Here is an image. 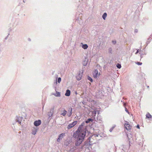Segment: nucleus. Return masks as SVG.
Returning <instances> with one entry per match:
<instances>
[{
	"label": "nucleus",
	"instance_id": "obj_1",
	"mask_svg": "<svg viewBox=\"0 0 152 152\" xmlns=\"http://www.w3.org/2000/svg\"><path fill=\"white\" fill-rule=\"evenodd\" d=\"M84 124V123L81 124L73 134V137L76 140L75 144L77 146H79L81 144L86 135V130L83 127Z\"/></svg>",
	"mask_w": 152,
	"mask_h": 152
},
{
	"label": "nucleus",
	"instance_id": "obj_2",
	"mask_svg": "<svg viewBox=\"0 0 152 152\" xmlns=\"http://www.w3.org/2000/svg\"><path fill=\"white\" fill-rule=\"evenodd\" d=\"M101 75V72H99L97 70H95L93 73V77L95 78L98 77Z\"/></svg>",
	"mask_w": 152,
	"mask_h": 152
},
{
	"label": "nucleus",
	"instance_id": "obj_3",
	"mask_svg": "<svg viewBox=\"0 0 152 152\" xmlns=\"http://www.w3.org/2000/svg\"><path fill=\"white\" fill-rule=\"evenodd\" d=\"M125 121V122L124 125L125 128L127 130H130L131 129V126L129 124L128 122L126 121Z\"/></svg>",
	"mask_w": 152,
	"mask_h": 152
},
{
	"label": "nucleus",
	"instance_id": "obj_4",
	"mask_svg": "<svg viewBox=\"0 0 152 152\" xmlns=\"http://www.w3.org/2000/svg\"><path fill=\"white\" fill-rule=\"evenodd\" d=\"M77 121H75L73 122L72 123L68 125L67 127L68 129H69L73 127L74 126L77 124Z\"/></svg>",
	"mask_w": 152,
	"mask_h": 152
},
{
	"label": "nucleus",
	"instance_id": "obj_5",
	"mask_svg": "<svg viewBox=\"0 0 152 152\" xmlns=\"http://www.w3.org/2000/svg\"><path fill=\"white\" fill-rule=\"evenodd\" d=\"M65 136V133H62L60 134L59 136L58 137L57 139V141L58 142H60L61 140Z\"/></svg>",
	"mask_w": 152,
	"mask_h": 152
},
{
	"label": "nucleus",
	"instance_id": "obj_6",
	"mask_svg": "<svg viewBox=\"0 0 152 152\" xmlns=\"http://www.w3.org/2000/svg\"><path fill=\"white\" fill-rule=\"evenodd\" d=\"M16 118V120L17 122L20 124L21 122L23 121V118L22 116H18Z\"/></svg>",
	"mask_w": 152,
	"mask_h": 152
},
{
	"label": "nucleus",
	"instance_id": "obj_7",
	"mask_svg": "<svg viewBox=\"0 0 152 152\" xmlns=\"http://www.w3.org/2000/svg\"><path fill=\"white\" fill-rule=\"evenodd\" d=\"M41 123V121L40 120L36 121L34 122V124L36 126H39Z\"/></svg>",
	"mask_w": 152,
	"mask_h": 152
},
{
	"label": "nucleus",
	"instance_id": "obj_8",
	"mask_svg": "<svg viewBox=\"0 0 152 152\" xmlns=\"http://www.w3.org/2000/svg\"><path fill=\"white\" fill-rule=\"evenodd\" d=\"M38 130V128L37 127L33 128L31 131L32 134L34 135L36 134Z\"/></svg>",
	"mask_w": 152,
	"mask_h": 152
},
{
	"label": "nucleus",
	"instance_id": "obj_9",
	"mask_svg": "<svg viewBox=\"0 0 152 152\" xmlns=\"http://www.w3.org/2000/svg\"><path fill=\"white\" fill-rule=\"evenodd\" d=\"M82 74H81L80 72L79 73L77 74L76 77L77 79L78 80H80L82 78Z\"/></svg>",
	"mask_w": 152,
	"mask_h": 152
},
{
	"label": "nucleus",
	"instance_id": "obj_10",
	"mask_svg": "<svg viewBox=\"0 0 152 152\" xmlns=\"http://www.w3.org/2000/svg\"><path fill=\"white\" fill-rule=\"evenodd\" d=\"M81 47L84 49H86L88 48V46L86 44H83L81 43Z\"/></svg>",
	"mask_w": 152,
	"mask_h": 152
},
{
	"label": "nucleus",
	"instance_id": "obj_11",
	"mask_svg": "<svg viewBox=\"0 0 152 152\" xmlns=\"http://www.w3.org/2000/svg\"><path fill=\"white\" fill-rule=\"evenodd\" d=\"M88 64V60L87 59H86L83 61V64L84 66H86Z\"/></svg>",
	"mask_w": 152,
	"mask_h": 152
},
{
	"label": "nucleus",
	"instance_id": "obj_12",
	"mask_svg": "<svg viewBox=\"0 0 152 152\" xmlns=\"http://www.w3.org/2000/svg\"><path fill=\"white\" fill-rule=\"evenodd\" d=\"M70 94V91L69 90H67L65 94V95L66 96H69Z\"/></svg>",
	"mask_w": 152,
	"mask_h": 152
},
{
	"label": "nucleus",
	"instance_id": "obj_13",
	"mask_svg": "<svg viewBox=\"0 0 152 152\" xmlns=\"http://www.w3.org/2000/svg\"><path fill=\"white\" fill-rule=\"evenodd\" d=\"M53 95L56 97H60L61 96V94L60 92L56 91V94H53Z\"/></svg>",
	"mask_w": 152,
	"mask_h": 152
},
{
	"label": "nucleus",
	"instance_id": "obj_14",
	"mask_svg": "<svg viewBox=\"0 0 152 152\" xmlns=\"http://www.w3.org/2000/svg\"><path fill=\"white\" fill-rule=\"evenodd\" d=\"M107 14L105 12L102 15V18L104 20H105L107 17Z\"/></svg>",
	"mask_w": 152,
	"mask_h": 152
},
{
	"label": "nucleus",
	"instance_id": "obj_15",
	"mask_svg": "<svg viewBox=\"0 0 152 152\" xmlns=\"http://www.w3.org/2000/svg\"><path fill=\"white\" fill-rule=\"evenodd\" d=\"M147 118H151L152 117V116L149 113H147L146 115Z\"/></svg>",
	"mask_w": 152,
	"mask_h": 152
},
{
	"label": "nucleus",
	"instance_id": "obj_16",
	"mask_svg": "<svg viewBox=\"0 0 152 152\" xmlns=\"http://www.w3.org/2000/svg\"><path fill=\"white\" fill-rule=\"evenodd\" d=\"M67 113V111L66 110H64L63 111L62 113L61 114V115L65 116Z\"/></svg>",
	"mask_w": 152,
	"mask_h": 152
},
{
	"label": "nucleus",
	"instance_id": "obj_17",
	"mask_svg": "<svg viewBox=\"0 0 152 152\" xmlns=\"http://www.w3.org/2000/svg\"><path fill=\"white\" fill-rule=\"evenodd\" d=\"M92 121V120L91 119L89 118L88 119L87 121H86V123H88L90 121Z\"/></svg>",
	"mask_w": 152,
	"mask_h": 152
},
{
	"label": "nucleus",
	"instance_id": "obj_18",
	"mask_svg": "<svg viewBox=\"0 0 152 152\" xmlns=\"http://www.w3.org/2000/svg\"><path fill=\"white\" fill-rule=\"evenodd\" d=\"M118 69H120L121 67V65L118 64L116 65Z\"/></svg>",
	"mask_w": 152,
	"mask_h": 152
},
{
	"label": "nucleus",
	"instance_id": "obj_19",
	"mask_svg": "<svg viewBox=\"0 0 152 152\" xmlns=\"http://www.w3.org/2000/svg\"><path fill=\"white\" fill-rule=\"evenodd\" d=\"M88 80H90L91 82H92L93 81V80L92 79V78L90 77H88Z\"/></svg>",
	"mask_w": 152,
	"mask_h": 152
},
{
	"label": "nucleus",
	"instance_id": "obj_20",
	"mask_svg": "<svg viewBox=\"0 0 152 152\" xmlns=\"http://www.w3.org/2000/svg\"><path fill=\"white\" fill-rule=\"evenodd\" d=\"M61 77H59L58 78V82L59 83L61 82Z\"/></svg>",
	"mask_w": 152,
	"mask_h": 152
},
{
	"label": "nucleus",
	"instance_id": "obj_21",
	"mask_svg": "<svg viewBox=\"0 0 152 152\" xmlns=\"http://www.w3.org/2000/svg\"><path fill=\"white\" fill-rule=\"evenodd\" d=\"M138 32V30L137 29H135L134 30V32L135 33H137Z\"/></svg>",
	"mask_w": 152,
	"mask_h": 152
},
{
	"label": "nucleus",
	"instance_id": "obj_22",
	"mask_svg": "<svg viewBox=\"0 0 152 152\" xmlns=\"http://www.w3.org/2000/svg\"><path fill=\"white\" fill-rule=\"evenodd\" d=\"M137 64L138 65H141L142 64V63L140 62H138L137 63Z\"/></svg>",
	"mask_w": 152,
	"mask_h": 152
},
{
	"label": "nucleus",
	"instance_id": "obj_23",
	"mask_svg": "<svg viewBox=\"0 0 152 152\" xmlns=\"http://www.w3.org/2000/svg\"><path fill=\"white\" fill-rule=\"evenodd\" d=\"M113 128H114V127H112V128H111L110 129V132H111L112 130H113Z\"/></svg>",
	"mask_w": 152,
	"mask_h": 152
},
{
	"label": "nucleus",
	"instance_id": "obj_24",
	"mask_svg": "<svg viewBox=\"0 0 152 152\" xmlns=\"http://www.w3.org/2000/svg\"><path fill=\"white\" fill-rule=\"evenodd\" d=\"M125 111H126L127 113H129V112L127 110V108H125Z\"/></svg>",
	"mask_w": 152,
	"mask_h": 152
},
{
	"label": "nucleus",
	"instance_id": "obj_25",
	"mask_svg": "<svg viewBox=\"0 0 152 152\" xmlns=\"http://www.w3.org/2000/svg\"><path fill=\"white\" fill-rule=\"evenodd\" d=\"M94 114H95V115L96 114V110H94Z\"/></svg>",
	"mask_w": 152,
	"mask_h": 152
},
{
	"label": "nucleus",
	"instance_id": "obj_26",
	"mask_svg": "<svg viewBox=\"0 0 152 152\" xmlns=\"http://www.w3.org/2000/svg\"><path fill=\"white\" fill-rule=\"evenodd\" d=\"M137 128H138L139 129H140V126H139V125H137Z\"/></svg>",
	"mask_w": 152,
	"mask_h": 152
},
{
	"label": "nucleus",
	"instance_id": "obj_27",
	"mask_svg": "<svg viewBox=\"0 0 152 152\" xmlns=\"http://www.w3.org/2000/svg\"><path fill=\"white\" fill-rule=\"evenodd\" d=\"M139 52V50H138L137 51V52L135 53L136 54H137V53H138Z\"/></svg>",
	"mask_w": 152,
	"mask_h": 152
},
{
	"label": "nucleus",
	"instance_id": "obj_28",
	"mask_svg": "<svg viewBox=\"0 0 152 152\" xmlns=\"http://www.w3.org/2000/svg\"><path fill=\"white\" fill-rule=\"evenodd\" d=\"M52 114L51 113L50 114H49L48 115L50 117H51L52 116Z\"/></svg>",
	"mask_w": 152,
	"mask_h": 152
},
{
	"label": "nucleus",
	"instance_id": "obj_29",
	"mask_svg": "<svg viewBox=\"0 0 152 152\" xmlns=\"http://www.w3.org/2000/svg\"><path fill=\"white\" fill-rule=\"evenodd\" d=\"M95 137H98V135H97V134L95 135Z\"/></svg>",
	"mask_w": 152,
	"mask_h": 152
},
{
	"label": "nucleus",
	"instance_id": "obj_30",
	"mask_svg": "<svg viewBox=\"0 0 152 152\" xmlns=\"http://www.w3.org/2000/svg\"><path fill=\"white\" fill-rule=\"evenodd\" d=\"M126 104L125 103H124V106H125V105Z\"/></svg>",
	"mask_w": 152,
	"mask_h": 152
}]
</instances>
